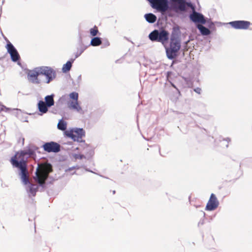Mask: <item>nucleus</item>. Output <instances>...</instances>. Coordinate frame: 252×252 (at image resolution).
Here are the masks:
<instances>
[{"mask_svg": "<svg viewBox=\"0 0 252 252\" xmlns=\"http://www.w3.org/2000/svg\"><path fill=\"white\" fill-rule=\"evenodd\" d=\"M39 75H44L46 77L45 83L49 84L53 81L57 76L55 70L49 66H41L34 67L29 70L27 76L29 80L34 84L41 83V80L38 78Z\"/></svg>", "mask_w": 252, "mask_h": 252, "instance_id": "nucleus-1", "label": "nucleus"}, {"mask_svg": "<svg viewBox=\"0 0 252 252\" xmlns=\"http://www.w3.org/2000/svg\"><path fill=\"white\" fill-rule=\"evenodd\" d=\"M53 171L52 165L47 162L38 163L34 177V181L38 186L43 188L46 187V182L50 177L49 174Z\"/></svg>", "mask_w": 252, "mask_h": 252, "instance_id": "nucleus-2", "label": "nucleus"}, {"mask_svg": "<svg viewBox=\"0 0 252 252\" xmlns=\"http://www.w3.org/2000/svg\"><path fill=\"white\" fill-rule=\"evenodd\" d=\"M64 135L67 137L72 139L74 142L83 143L86 147L84 148V152L90 157L94 155V151L90 149V146L85 143V140L82 139V137L85 136V131L82 128H74L70 130H66L64 131Z\"/></svg>", "mask_w": 252, "mask_h": 252, "instance_id": "nucleus-3", "label": "nucleus"}, {"mask_svg": "<svg viewBox=\"0 0 252 252\" xmlns=\"http://www.w3.org/2000/svg\"><path fill=\"white\" fill-rule=\"evenodd\" d=\"M10 162L13 167L19 169V175L22 183L25 185L30 184L28 178L27 165L26 163H24V159H22L21 161H18L17 155H14L11 158Z\"/></svg>", "mask_w": 252, "mask_h": 252, "instance_id": "nucleus-4", "label": "nucleus"}, {"mask_svg": "<svg viewBox=\"0 0 252 252\" xmlns=\"http://www.w3.org/2000/svg\"><path fill=\"white\" fill-rule=\"evenodd\" d=\"M149 38L152 41L160 42L165 46L169 40V32L164 29H156L150 32Z\"/></svg>", "mask_w": 252, "mask_h": 252, "instance_id": "nucleus-5", "label": "nucleus"}, {"mask_svg": "<svg viewBox=\"0 0 252 252\" xmlns=\"http://www.w3.org/2000/svg\"><path fill=\"white\" fill-rule=\"evenodd\" d=\"M167 57L169 60L175 59L181 47V42L170 40L169 46H164Z\"/></svg>", "mask_w": 252, "mask_h": 252, "instance_id": "nucleus-6", "label": "nucleus"}, {"mask_svg": "<svg viewBox=\"0 0 252 252\" xmlns=\"http://www.w3.org/2000/svg\"><path fill=\"white\" fill-rule=\"evenodd\" d=\"M36 148L33 145L26 147L24 150H21L19 154L18 152L15 155H17V158L18 161L24 159V163H26V160L29 158H34L36 157L35 150Z\"/></svg>", "mask_w": 252, "mask_h": 252, "instance_id": "nucleus-7", "label": "nucleus"}, {"mask_svg": "<svg viewBox=\"0 0 252 252\" xmlns=\"http://www.w3.org/2000/svg\"><path fill=\"white\" fill-rule=\"evenodd\" d=\"M186 0H170L169 8L173 12L178 14H183L185 10V6L184 2Z\"/></svg>", "mask_w": 252, "mask_h": 252, "instance_id": "nucleus-8", "label": "nucleus"}, {"mask_svg": "<svg viewBox=\"0 0 252 252\" xmlns=\"http://www.w3.org/2000/svg\"><path fill=\"white\" fill-rule=\"evenodd\" d=\"M7 52L10 54L11 60L13 62H18V64L20 65L19 61L20 60V55L13 45L8 41L6 46Z\"/></svg>", "mask_w": 252, "mask_h": 252, "instance_id": "nucleus-9", "label": "nucleus"}, {"mask_svg": "<svg viewBox=\"0 0 252 252\" xmlns=\"http://www.w3.org/2000/svg\"><path fill=\"white\" fill-rule=\"evenodd\" d=\"M189 18L196 25L197 24L203 25L207 23L206 18L202 13L197 11L191 12L189 15Z\"/></svg>", "mask_w": 252, "mask_h": 252, "instance_id": "nucleus-10", "label": "nucleus"}, {"mask_svg": "<svg viewBox=\"0 0 252 252\" xmlns=\"http://www.w3.org/2000/svg\"><path fill=\"white\" fill-rule=\"evenodd\" d=\"M42 147L45 152L48 153H57L61 151V145L54 141L45 142Z\"/></svg>", "mask_w": 252, "mask_h": 252, "instance_id": "nucleus-11", "label": "nucleus"}, {"mask_svg": "<svg viewBox=\"0 0 252 252\" xmlns=\"http://www.w3.org/2000/svg\"><path fill=\"white\" fill-rule=\"evenodd\" d=\"M150 6L157 10L161 9L164 10L168 6V0H146Z\"/></svg>", "mask_w": 252, "mask_h": 252, "instance_id": "nucleus-12", "label": "nucleus"}, {"mask_svg": "<svg viewBox=\"0 0 252 252\" xmlns=\"http://www.w3.org/2000/svg\"><path fill=\"white\" fill-rule=\"evenodd\" d=\"M233 28L237 30H247L251 25V23L248 21L236 20L228 23Z\"/></svg>", "mask_w": 252, "mask_h": 252, "instance_id": "nucleus-13", "label": "nucleus"}, {"mask_svg": "<svg viewBox=\"0 0 252 252\" xmlns=\"http://www.w3.org/2000/svg\"><path fill=\"white\" fill-rule=\"evenodd\" d=\"M219 205V202L214 193L210 195L209 200L206 204L205 210L206 211H213L217 209Z\"/></svg>", "mask_w": 252, "mask_h": 252, "instance_id": "nucleus-14", "label": "nucleus"}, {"mask_svg": "<svg viewBox=\"0 0 252 252\" xmlns=\"http://www.w3.org/2000/svg\"><path fill=\"white\" fill-rule=\"evenodd\" d=\"M181 33L179 26H175L173 28L171 34L170 35V40L181 41Z\"/></svg>", "mask_w": 252, "mask_h": 252, "instance_id": "nucleus-15", "label": "nucleus"}, {"mask_svg": "<svg viewBox=\"0 0 252 252\" xmlns=\"http://www.w3.org/2000/svg\"><path fill=\"white\" fill-rule=\"evenodd\" d=\"M78 43L79 47L77 48V51L75 54V59L78 58L89 46L84 45L82 35L80 32L79 33Z\"/></svg>", "mask_w": 252, "mask_h": 252, "instance_id": "nucleus-16", "label": "nucleus"}, {"mask_svg": "<svg viewBox=\"0 0 252 252\" xmlns=\"http://www.w3.org/2000/svg\"><path fill=\"white\" fill-rule=\"evenodd\" d=\"M37 108L39 112L40 113V115H42L43 114L47 113L49 108L42 100L38 101L37 103Z\"/></svg>", "mask_w": 252, "mask_h": 252, "instance_id": "nucleus-17", "label": "nucleus"}, {"mask_svg": "<svg viewBox=\"0 0 252 252\" xmlns=\"http://www.w3.org/2000/svg\"><path fill=\"white\" fill-rule=\"evenodd\" d=\"M169 1L168 0V6L166 9L164 10H162L161 9H158L157 11L161 13V15L165 18L167 19V17H173L174 16V14L172 12L171 9L169 8Z\"/></svg>", "mask_w": 252, "mask_h": 252, "instance_id": "nucleus-18", "label": "nucleus"}, {"mask_svg": "<svg viewBox=\"0 0 252 252\" xmlns=\"http://www.w3.org/2000/svg\"><path fill=\"white\" fill-rule=\"evenodd\" d=\"M197 29L199 31L200 34L203 35H209L211 34L212 31L202 25H196Z\"/></svg>", "mask_w": 252, "mask_h": 252, "instance_id": "nucleus-19", "label": "nucleus"}, {"mask_svg": "<svg viewBox=\"0 0 252 252\" xmlns=\"http://www.w3.org/2000/svg\"><path fill=\"white\" fill-rule=\"evenodd\" d=\"M26 189L27 191L30 193V197L31 195H32V196H35L36 193L37 191L38 187L35 185L30 183L28 185Z\"/></svg>", "mask_w": 252, "mask_h": 252, "instance_id": "nucleus-20", "label": "nucleus"}, {"mask_svg": "<svg viewBox=\"0 0 252 252\" xmlns=\"http://www.w3.org/2000/svg\"><path fill=\"white\" fill-rule=\"evenodd\" d=\"M75 61V59H70L65 64H64L62 67V72L63 73H66L69 71L72 67V64Z\"/></svg>", "mask_w": 252, "mask_h": 252, "instance_id": "nucleus-21", "label": "nucleus"}, {"mask_svg": "<svg viewBox=\"0 0 252 252\" xmlns=\"http://www.w3.org/2000/svg\"><path fill=\"white\" fill-rule=\"evenodd\" d=\"M55 94H52L50 95H46L44 98V102L47 105V106L49 108L51 107L55 104L54 97Z\"/></svg>", "mask_w": 252, "mask_h": 252, "instance_id": "nucleus-22", "label": "nucleus"}, {"mask_svg": "<svg viewBox=\"0 0 252 252\" xmlns=\"http://www.w3.org/2000/svg\"><path fill=\"white\" fill-rule=\"evenodd\" d=\"M146 21L150 24L154 23L157 20V16L152 13H146L144 15Z\"/></svg>", "mask_w": 252, "mask_h": 252, "instance_id": "nucleus-23", "label": "nucleus"}, {"mask_svg": "<svg viewBox=\"0 0 252 252\" xmlns=\"http://www.w3.org/2000/svg\"><path fill=\"white\" fill-rule=\"evenodd\" d=\"M102 39L98 36H95L92 38L90 44L89 46L91 45L92 46L96 47L102 44Z\"/></svg>", "mask_w": 252, "mask_h": 252, "instance_id": "nucleus-24", "label": "nucleus"}, {"mask_svg": "<svg viewBox=\"0 0 252 252\" xmlns=\"http://www.w3.org/2000/svg\"><path fill=\"white\" fill-rule=\"evenodd\" d=\"M184 4L185 6V10L184 11H183V14L187 11L188 7L190 8L191 9L192 12L196 11L195 5L194 4L192 3L190 1H187L186 0L185 2H184Z\"/></svg>", "mask_w": 252, "mask_h": 252, "instance_id": "nucleus-25", "label": "nucleus"}, {"mask_svg": "<svg viewBox=\"0 0 252 252\" xmlns=\"http://www.w3.org/2000/svg\"><path fill=\"white\" fill-rule=\"evenodd\" d=\"M68 107L70 109H72L78 112L82 111V108L79 104L78 101H71Z\"/></svg>", "mask_w": 252, "mask_h": 252, "instance_id": "nucleus-26", "label": "nucleus"}, {"mask_svg": "<svg viewBox=\"0 0 252 252\" xmlns=\"http://www.w3.org/2000/svg\"><path fill=\"white\" fill-rule=\"evenodd\" d=\"M67 127V123L63 120V119H61L59 120V123L57 125V128L61 130L66 131Z\"/></svg>", "mask_w": 252, "mask_h": 252, "instance_id": "nucleus-27", "label": "nucleus"}, {"mask_svg": "<svg viewBox=\"0 0 252 252\" xmlns=\"http://www.w3.org/2000/svg\"><path fill=\"white\" fill-rule=\"evenodd\" d=\"M90 33L94 37H95L98 33H99L98 28L96 26H94V28L90 30Z\"/></svg>", "mask_w": 252, "mask_h": 252, "instance_id": "nucleus-28", "label": "nucleus"}, {"mask_svg": "<svg viewBox=\"0 0 252 252\" xmlns=\"http://www.w3.org/2000/svg\"><path fill=\"white\" fill-rule=\"evenodd\" d=\"M207 23L206 24H208V26L209 29L212 30L213 31L216 30V27L215 26V24L213 22H212L210 19H208L206 18Z\"/></svg>", "mask_w": 252, "mask_h": 252, "instance_id": "nucleus-29", "label": "nucleus"}, {"mask_svg": "<svg viewBox=\"0 0 252 252\" xmlns=\"http://www.w3.org/2000/svg\"><path fill=\"white\" fill-rule=\"evenodd\" d=\"M218 140L220 142L226 141L227 142V144L225 145V147H226V148H228V143L231 141V139L229 137L223 138L220 136L219 137Z\"/></svg>", "mask_w": 252, "mask_h": 252, "instance_id": "nucleus-30", "label": "nucleus"}, {"mask_svg": "<svg viewBox=\"0 0 252 252\" xmlns=\"http://www.w3.org/2000/svg\"><path fill=\"white\" fill-rule=\"evenodd\" d=\"M69 97L71 99L74 100V101H78V94L75 92H72L69 94Z\"/></svg>", "mask_w": 252, "mask_h": 252, "instance_id": "nucleus-31", "label": "nucleus"}, {"mask_svg": "<svg viewBox=\"0 0 252 252\" xmlns=\"http://www.w3.org/2000/svg\"><path fill=\"white\" fill-rule=\"evenodd\" d=\"M168 82L170 83V84L171 85V86L173 87L174 88H175L177 92V93L179 95V96H180L181 95V92H180V91L179 90V89L176 87V86L172 82L171 80H169L168 81Z\"/></svg>", "mask_w": 252, "mask_h": 252, "instance_id": "nucleus-32", "label": "nucleus"}, {"mask_svg": "<svg viewBox=\"0 0 252 252\" xmlns=\"http://www.w3.org/2000/svg\"><path fill=\"white\" fill-rule=\"evenodd\" d=\"M73 157L75 159H82L84 158H86V157L84 155L77 154H74L73 155Z\"/></svg>", "mask_w": 252, "mask_h": 252, "instance_id": "nucleus-33", "label": "nucleus"}, {"mask_svg": "<svg viewBox=\"0 0 252 252\" xmlns=\"http://www.w3.org/2000/svg\"><path fill=\"white\" fill-rule=\"evenodd\" d=\"M102 44L103 45V47H108V46H109L110 43H109V41L107 39H105L102 40Z\"/></svg>", "mask_w": 252, "mask_h": 252, "instance_id": "nucleus-34", "label": "nucleus"}, {"mask_svg": "<svg viewBox=\"0 0 252 252\" xmlns=\"http://www.w3.org/2000/svg\"><path fill=\"white\" fill-rule=\"evenodd\" d=\"M10 109L9 108L6 107L3 105H1L0 109V112L1 111H5V112H9L10 111Z\"/></svg>", "mask_w": 252, "mask_h": 252, "instance_id": "nucleus-35", "label": "nucleus"}, {"mask_svg": "<svg viewBox=\"0 0 252 252\" xmlns=\"http://www.w3.org/2000/svg\"><path fill=\"white\" fill-rule=\"evenodd\" d=\"M173 72L172 71H167L166 73V79L167 81L170 80L171 76L172 75Z\"/></svg>", "mask_w": 252, "mask_h": 252, "instance_id": "nucleus-36", "label": "nucleus"}, {"mask_svg": "<svg viewBox=\"0 0 252 252\" xmlns=\"http://www.w3.org/2000/svg\"><path fill=\"white\" fill-rule=\"evenodd\" d=\"M65 100V96L63 95L62 97H61L59 99V102L61 103H63Z\"/></svg>", "mask_w": 252, "mask_h": 252, "instance_id": "nucleus-37", "label": "nucleus"}, {"mask_svg": "<svg viewBox=\"0 0 252 252\" xmlns=\"http://www.w3.org/2000/svg\"><path fill=\"white\" fill-rule=\"evenodd\" d=\"M194 91L197 94H200L201 92V89L199 87H197L194 89Z\"/></svg>", "mask_w": 252, "mask_h": 252, "instance_id": "nucleus-38", "label": "nucleus"}, {"mask_svg": "<svg viewBox=\"0 0 252 252\" xmlns=\"http://www.w3.org/2000/svg\"><path fill=\"white\" fill-rule=\"evenodd\" d=\"M82 80V76L81 75H79L76 80V82H77V84H79Z\"/></svg>", "mask_w": 252, "mask_h": 252, "instance_id": "nucleus-39", "label": "nucleus"}, {"mask_svg": "<svg viewBox=\"0 0 252 252\" xmlns=\"http://www.w3.org/2000/svg\"><path fill=\"white\" fill-rule=\"evenodd\" d=\"M76 169V167H75V166H72V167H69L68 168L66 169L65 170V171L66 172H68V171H71V170H74V169Z\"/></svg>", "mask_w": 252, "mask_h": 252, "instance_id": "nucleus-40", "label": "nucleus"}, {"mask_svg": "<svg viewBox=\"0 0 252 252\" xmlns=\"http://www.w3.org/2000/svg\"><path fill=\"white\" fill-rule=\"evenodd\" d=\"M204 219H203V220H201L199 221V222H198V226L202 225H203V224H204Z\"/></svg>", "mask_w": 252, "mask_h": 252, "instance_id": "nucleus-41", "label": "nucleus"}, {"mask_svg": "<svg viewBox=\"0 0 252 252\" xmlns=\"http://www.w3.org/2000/svg\"><path fill=\"white\" fill-rule=\"evenodd\" d=\"M85 170L86 171H88V172H92V173H95L93 171H92L91 170L88 169V168H85Z\"/></svg>", "mask_w": 252, "mask_h": 252, "instance_id": "nucleus-42", "label": "nucleus"}, {"mask_svg": "<svg viewBox=\"0 0 252 252\" xmlns=\"http://www.w3.org/2000/svg\"><path fill=\"white\" fill-rule=\"evenodd\" d=\"M75 167H76V169H79L80 167L78 165H76V166H74Z\"/></svg>", "mask_w": 252, "mask_h": 252, "instance_id": "nucleus-43", "label": "nucleus"}, {"mask_svg": "<svg viewBox=\"0 0 252 252\" xmlns=\"http://www.w3.org/2000/svg\"><path fill=\"white\" fill-rule=\"evenodd\" d=\"M76 171L73 172L72 173H71L72 175L76 174Z\"/></svg>", "mask_w": 252, "mask_h": 252, "instance_id": "nucleus-44", "label": "nucleus"}, {"mask_svg": "<svg viewBox=\"0 0 252 252\" xmlns=\"http://www.w3.org/2000/svg\"><path fill=\"white\" fill-rule=\"evenodd\" d=\"M202 213L203 214V217H205V213L204 212H202Z\"/></svg>", "mask_w": 252, "mask_h": 252, "instance_id": "nucleus-45", "label": "nucleus"}, {"mask_svg": "<svg viewBox=\"0 0 252 252\" xmlns=\"http://www.w3.org/2000/svg\"><path fill=\"white\" fill-rule=\"evenodd\" d=\"M115 193H116V191L115 190H113V194H115Z\"/></svg>", "mask_w": 252, "mask_h": 252, "instance_id": "nucleus-46", "label": "nucleus"}, {"mask_svg": "<svg viewBox=\"0 0 252 252\" xmlns=\"http://www.w3.org/2000/svg\"><path fill=\"white\" fill-rule=\"evenodd\" d=\"M16 110H17L18 111H20V112H21V110H20V109H17Z\"/></svg>", "mask_w": 252, "mask_h": 252, "instance_id": "nucleus-47", "label": "nucleus"}, {"mask_svg": "<svg viewBox=\"0 0 252 252\" xmlns=\"http://www.w3.org/2000/svg\"><path fill=\"white\" fill-rule=\"evenodd\" d=\"M23 121H24V122H27L28 121H27V120H23Z\"/></svg>", "mask_w": 252, "mask_h": 252, "instance_id": "nucleus-48", "label": "nucleus"}, {"mask_svg": "<svg viewBox=\"0 0 252 252\" xmlns=\"http://www.w3.org/2000/svg\"><path fill=\"white\" fill-rule=\"evenodd\" d=\"M24 138L23 139V143H24Z\"/></svg>", "mask_w": 252, "mask_h": 252, "instance_id": "nucleus-49", "label": "nucleus"}]
</instances>
